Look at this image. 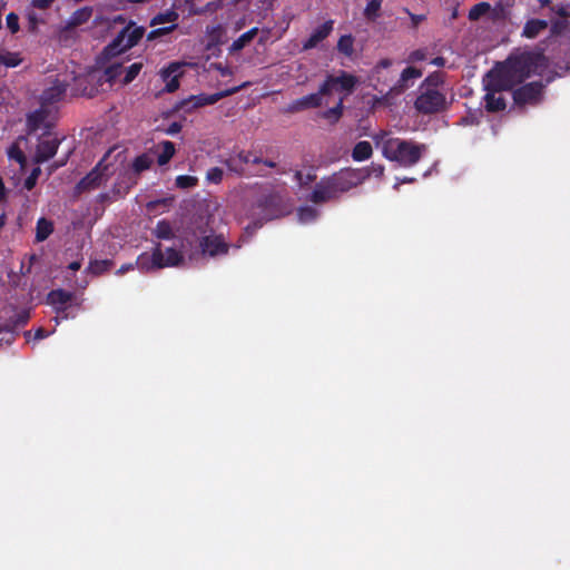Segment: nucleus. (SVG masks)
I'll use <instances>...</instances> for the list:
<instances>
[{"label":"nucleus","instance_id":"obj_47","mask_svg":"<svg viewBox=\"0 0 570 570\" xmlns=\"http://www.w3.org/2000/svg\"><path fill=\"white\" fill-rule=\"evenodd\" d=\"M568 28V21L564 19L552 20L550 24V35L559 36Z\"/></svg>","mask_w":570,"mask_h":570},{"label":"nucleus","instance_id":"obj_48","mask_svg":"<svg viewBox=\"0 0 570 570\" xmlns=\"http://www.w3.org/2000/svg\"><path fill=\"white\" fill-rule=\"evenodd\" d=\"M294 178L299 184V186L305 187L316 179V175L314 173L303 175L302 171L297 170L294 175Z\"/></svg>","mask_w":570,"mask_h":570},{"label":"nucleus","instance_id":"obj_60","mask_svg":"<svg viewBox=\"0 0 570 570\" xmlns=\"http://www.w3.org/2000/svg\"><path fill=\"white\" fill-rule=\"evenodd\" d=\"M406 12L409 13V16L411 18L413 28H416L419 26V23H421L425 19V16H423V14H414V13L410 12L409 10H406Z\"/></svg>","mask_w":570,"mask_h":570},{"label":"nucleus","instance_id":"obj_28","mask_svg":"<svg viewBox=\"0 0 570 570\" xmlns=\"http://www.w3.org/2000/svg\"><path fill=\"white\" fill-rule=\"evenodd\" d=\"M258 33V28L254 27L248 31L240 35L237 39L233 41L230 45V52H237L244 49Z\"/></svg>","mask_w":570,"mask_h":570},{"label":"nucleus","instance_id":"obj_29","mask_svg":"<svg viewBox=\"0 0 570 570\" xmlns=\"http://www.w3.org/2000/svg\"><path fill=\"white\" fill-rule=\"evenodd\" d=\"M53 232V225L46 218H39L36 225V240H46Z\"/></svg>","mask_w":570,"mask_h":570},{"label":"nucleus","instance_id":"obj_27","mask_svg":"<svg viewBox=\"0 0 570 570\" xmlns=\"http://www.w3.org/2000/svg\"><path fill=\"white\" fill-rule=\"evenodd\" d=\"M372 154H373L372 145L366 140H362V141H358L354 146V148L352 150V158L355 161H364V160L370 159L372 157Z\"/></svg>","mask_w":570,"mask_h":570},{"label":"nucleus","instance_id":"obj_16","mask_svg":"<svg viewBox=\"0 0 570 570\" xmlns=\"http://www.w3.org/2000/svg\"><path fill=\"white\" fill-rule=\"evenodd\" d=\"M307 199L313 204L320 205L338 198L334 189L331 187L327 177H323L315 184Z\"/></svg>","mask_w":570,"mask_h":570},{"label":"nucleus","instance_id":"obj_51","mask_svg":"<svg viewBox=\"0 0 570 570\" xmlns=\"http://www.w3.org/2000/svg\"><path fill=\"white\" fill-rule=\"evenodd\" d=\"M381 9V0H370L365 8V16L367 18L376 17Z\"/></svg>","mask_w":570,"mask_h":570},{"label":"nucleus","instance_id":"obj_43","mask_svg":"<svg viewBox=\"0 0 570 570\" xmlns=\"http://www.w3.org/2000/svg\"><path fill=\"white\" fill-rule=\"evenodd\" d=\"M224 164L229 171L235 173L238 176H243L245 174V168L242 166V163L237 158L236 154H233L227 159H225Z\"/></svg>","mask_w":570,"mask_h":570},{"label":"nucleus","instance_id":"obj_20","mask_svg":"<svg viewBox=\"0 0 570 570\" xmlns=\"http://www.w3.org/2000/svg\"><path fill=\"white\" fill-rule=\"evenodd\" d=\"M180 69L178 62H171L160 72L163 80L166 82L165 90L167 92H174L179 88L180 73H177Z\"/></svg>","mask_w":570,"mask_h":570},{"label":"nucleus","instance_id":"obj_11","mask_svg":"<svg viewBox=\"0 0 570 570\" xmlns=\"http://www.w3.org/2000/svg\"><path fill=\"white\" fill-rule=\"evenodd\" d=\"M543 91V85L541 81H533L525 83L512 92L514 104L518 106H524L527 104L534 105L541 99Z\"/></svg>","mask_w":570,"mask_h":570},{"label":"nucleus","instance_id":"obj_49","mask_svg":"<svg viewBox=\"0 0 570 570\" xmlns=\"http://www.w3.org/2000/svg\"><path fill=\"white\" fill-rule=\"evenodd\" d=\"M224 171L219 167H213L207 171L206 178L209 183L219 184L223 180Z\"/></svg>","mask_w":570,"mask_h":570},{"label":"nucleus","instance_id":"obj_18","mask_svg":"<svg viewBox=\"0 0 570 570\" xmlns=\"http://www.w3.org/2000/svg\"><path fill=\"white\" fill-rule=\"evenodd\" d=\"M136 265L140 271H151L164 268L163 249L158 244L151 254L142 253L137 257Z\"/></svg>","mask_w":570,"mask_h":570},{"label":"nucleus","instance_id":"obj_39","mask_svg":"<svg viewBox=\"0 0 570 570\" xmlns=\"http://www.w3.org/2000/svg\"><path fill=\"white\" fill-rule=\"evenodd\" d=\"M114 263L110 259L102 261H91L89 263L88 269L94 275H100L105 272H108L112 267Z\"/></svg>","mask_w":570,"mask_h":570},{"label":"nucleus","instance_id":"obj_36","mask_svg":"<svg viewBox=\"0 0 570 570\" xmlns=\"http://www.w3.org/2000/svg\"><path fill=\"white\" fill-rule=\"evenodd\" d=\"M154 235L159 239H171L174 237L171 224L166 219L159 220L154 229Z\"/></svg>","mask_w":570,"mask_h":570},{"label":"nucleus","instance_id":"obj_35","mask_svg":"<svg viewBox=\"0 0 570 570\" xmlns=\"http://www.w3.org/2000/svg\"><path fill=\"white\" fill-rule=\"evenodd\" d=\"M320 212L312 206H302L297 209L298 220L303 224L313 223L317 219Z\"/></svg>","mask_w":570,"mask_h":570},{"label":"nucleus","instance_id":"obj_26","mask_svg":"<svg viewBox=\"0 0 570 570\" xmlns=\"http://www.w3.org/2000/svg\"><path fill=\"white\" fill-rule=\"evenodd\" d=\"M30 318L29 311L22 309L6 321V332L13 333L17 327L24 326Z\"/></svg>","mask_w":570,"mask_h":570},{"label":"nucleus","instance_id":"obj_9","mask_svg":"<svg viewBox=\"0 0 570 570\" xmlns=\"http://www.w3.org/2000/svg\"><path fill=\"white\" fill-rule=\"evenodd\" d=\"M517 85L519 83L503 62L499 68L488 72L484 89L485 91L502 92L511 90Z\"/></svg>","mask_w":570,"mask_h":570},{"label":"nucleus","instance_id":"obj_61","mask_svg":"<svg viewBox=\"0 0 570 570\" xmlns=\"http://www.w3.org/2000/svg\"><path fill=\"white\" fill-rule=\"evenodd\" d=\"M48 334H49V333H48L45 328L39 327V328L36 331V333H35V338H36V340H42V338L47 337V336H48Z\"/></svg>","mask_w":570,"mask_h":570},{"label":"nucleus","instance_id":"obj_52","mask_svg":"<svg viewBox=\"0 0 570 570\" xmlns=\"http://www.w3.org/2000/svg\"><path fill=\"white\" fill-rule=\"evenodd\" d=\"M8 156H9V158H10V159H14V160H17L19 164H21V165L26 161V156H24V154H23V153H22V150H21L18 146H16V145H13V146H11V147L9 148V150H8Z\"/></svg>","mask_w":570,"mask_h":570},{"label":"nucleus","instance_id":"obj_8","mask_svg":"<svg viewBox=\"0 0 570 570\" xmlns=\"http://www.w3.org/2000/svg\"><path fill=\"white\" fill-rule=\"evenodd\" d=\"M358 79L356 76L341 70L337 76L327 75L321 85V94L330 96L334 92H343L350 95L354 91Z\"/></svg>","mask_w":570,"mask_h":570},{"label":"nucleus","instance_id":"obj_7","mask_svg":"<svg viewBox=\"0 0 570 570\" xmlns=\"http://www.w3.org/2000/svg\"><path fill=\"white\" fill-rule=\"evenodd\" d=\"M414 107L423 115L441 112L446 107L445 95L435 88L420 89Z\"/></svg>","mask_w":570,"mask_h":570},{"label":"nucleus","instance_id":"obj_3","mask_svg":"<svg viewBox=\"0 0 570 570\" xmlns=\"http://www.w3.org/2000/svg\"><path fill=\"white\" fill-rule=\"evenodd\" d=\"M210 216H198L191 223L194 236L199 237V247L202 254L209 257L227 255L230 245L225 240L223 235L213 234L209 225Z\"/></svg>","mask_w":570,"mask_h":570},{"label":"nucleus","instance_id":"obj_25","mask_svg":"<svg viewBox=\"0 0 570 570\" xmlns=\"http://www.w3.org/2000/svg\"><path fill=\"white\" fill-rule=\"evenodd\" d=\"M92 16V9L90 7H83L77 9L68 19L67 27L76 28L89 21Z\"/></svg>","mask_w":570,"mask_h":570},{"label":"nucleus","instance_id":"obj_6","mask_svg":"<svg viewBox=\"0 0 570 570\" xmlns=\"http://www.w3.org/2000/svg\"><path fill=\"white\" fill-rule=\"evenodd\" d=\"M145 28L138 27L130 21L106 47L105 51L109 55H117L135 47L144 37Z\"/></svg>","mask_w":570,"mask_h":570},{"label":"nucleus","instance_id":"obj_41","mask_svg":"<svg viewBox=\"0 0 570 570\" xmlns=\"http://www.w3.org/2000/svg\"><path fill=\"white\" fill-rule=\"evenodd\" d=\"M490 10L491 4L489 2H479L470 9L468 17L471 21H474L487 14Z\"/></svg>","mask_w":570,"mask_h":570},{"label":"nucleus","instance_id":"obj_54","mask_svg":"<svg viewBox=\"0 0 570 570\" xmlns=\"http://www.w3.org/2000/svg\"><path fill=\"white\" fill-rule=\"evenodd\" d=\"M170 202H171L170 198H163V199H157V200H150L147 204V208H148V210L153 212V210L157 209L159 206H168L170 204Z\"/></svg>","mask_w":570,"mask_h":570},{"label":"nucleus","instance_id":"obj_14","mask_svg":"<svg viewBox=\"0 0 570 570\" xmlns=\"http://www.w3.org/2000/svg\"><path fill=\"white\" fill-rule=\"evenodd\" d=\"M75 294L72 292L65 291L62 288L52 289L47 295V303L51 305L57 315L60 317H67L66 311L69 303L73 299Z\"/></svg>","mask_w":570,"mask_h":570},{"label":"nucleus","instance_id":"obj_53","mask_svg":"<svg viewBox=\"0 0 570 570\" xmlns=\"http://www.w3.org/2000/svg\"><path fill=\"white\" fill-rule=\"evenodd\" d=\"M551 12L558 14L560 18L567 20L570 17V11L567 6L560 3L550 7Z\"/></svg>","mask_w":570,"mask_h":570},{"label":"nucleus","instance_id":"obj_62","mask_svg":"<svg viewBox=\"0 0 570 570\" xmlns=\"http://www.w3.org/2000/svg\"><path fill=\"white\" fill-rule=\"evenodd\" d=\"M445 58L443 57H435L431 60V63L436 67H444L445 66Z\"/></svg>","mask_w":570,"mask_h":570},{"label":"nucleus","instance_id":"obj_4","mask_svg":"<svg viewBox=\"0 0 570 570\" xmlns=\"http://www.w3.org/2000/svg\"><path fill=\"white\" fill-rule=\"evenodd\" d=\"M371 176L367 168H344L327 176L331 187L334 189L337 198L352 188L361 185Z\"/></svg>","mask_w":570,"mask_h":570},{"label":"nucleus","instance_id":"obj_24","mask_svg":"<svg viewBox=\"0 0 570 570\" xmlns=\"http://www.w3.org/2000/svg\"><path fill=\"white\" fill-rule=\"evenodd\" d=\"M485 109L489 112L502 111L507 107V102L501 92L487 91L484 96Z\"/></svg>","mask_w":570,"mask_h":570},{"label":"nucleus","instance_id":"obj_42","mask_svg":"<svg viewBox=\"0 0 570 570\" xmlns=\"http://www.w3.org/2000/svg\"><path fill=\"white\" fill-rule=\"evenodd\" d=\"M21 62V58L16 52L1 51L0 50V66L3 65L6 67H17Z\"/></svg>","mask_w":570,"mask_h":570},{"label":"nucleus","instance_id":"obj_44","mask_svg":"<svg viewBox=\"0 0 570 570\" xmlns=\"http://www.w3.org/2000/svg\"><path fill=\"white\" fill-rule=\"evenodd\" d=\"M443 83V77L441 72H433L429 75L421 83L420 89L435 88L438 89Z\"/></svg>","mask_w":570,"mask_h":570},{"label":"nucleus","instance_id":"obj_63","mask_svg":"<svg viewBox=\"0 0 570 570\" xmlns=\"http://www.w3.org/2000/svg\"><path fill=\"white\" fill-rule=\"evenodd\" d=\"M132 268H134V267H132V264H126V265H122V266H120V268L117 271V274L122 275V274H125L126 272H128V271H130V269H132Z\"/></svg>","mask_w":570,"mask_h":570},{"label":"nucleus","instance_id":"obj_57","mask_svg":"<svg viewBox=\"0 0 570 570\" xmlns=\"http://www.w3.org/2000/svg\"><path fill=\"white\" fill-rule=\"evenodd\" d=\"M55 0H32V6L37 9L46 10L51 7Z\"/></svg>","mask_w":570,"mask_h":570},{"label":"nucleus","instance_id":"obj_33","mask_svg":"<svg viewBox=\"0 0 570 570\" xmlns=\"http://www.w3.org/2000/svg\"><path fill=\"white\" fill-rule=\"evenodd\" d=\"M161 147L163 150L157 158V163L159 166L168 164L176 153L175 144L169 140L163 141Z\"/></svg>","mask_w":570,"mask_h":570},{"label":"nucleus","instance_id":"obj_21","mask_svg":"<svg viewBox=\"0 0 570 570\" xmlns=\"http://www.w3.org/2000/svg\"><path fill=\"white\" fill-rule=\"evenodd\" d=\"M49 114H50V111H49L48 107H42V105H40L39 109L28 114V116H27L28 132L29 134L36 132L45 124V121L49 117Z\"/></svg>","mask_w":570,"mask_h":570},{"label":"nucleus","instance_id":"obj_50","mask_svg":"<svg viewBox=\"0 0 570 570\" xmlns=\"http://www.w3.org/2000/svg\"><path fill=\"white\" fill-rule=\"evenodd\" d=\"M6 22H7V28L10 30L11 33H17L19 31L20 26H19V17L17 13L10 12L6 18Z\"/></svg>","mask_w":570,"mask_h":570},{"label":"nucleus","instance_id":"obj_34","mask_svg":"<svg viewBox=\"0 0 570 570\" xmlns=\"http://www.w3.org/2000/svg\"><path fill=\"white\" fill-rule=\"evenodd\" d=\"M337 50L345 57H352L354 53V38L352 35L341 36L337 41Z\"/></svg>","mask_w":570,"mask_h":570},{"label":"nucleus","instance_id":"obj_15","mask_svg":"<svg viewBox=\"0 0 570 570\" xmlns=\"http://www.w3.org/2000/svg\"><path fill=\"white\" fill-rule=\"evenodd\" d=\"M68 89V83L56 78L51 86L46 88L40 96V105L48 107L56 102H59L65 97Z\"/></svg>","mask_w":570,"mask_h":570},{"label":"nucleus","instance_id":"obj_12","mask_svg":"<svg viewBox=\"0 0 570 570\" xmlns=\"http://www.w3.org/2000/svg\"><path fill=\"white\" fill-rule=\"evenodd\" d=\"M60 144L61 139L56 136H41L36 148L35 161L37 164H42L51 159L57 154Z\"/></svg>","mask_w":570,"mask_h":570},{"label":"nucleus","instance_id":"obj_56","mask_svg":"<svg viewBox=\"0 0 570 570\" xmlns=\"http://www.w3.org/2000/svg\"><path fill=\"white\" fill-rule=\"evenodd\" d=\"M237 158L240 160L242 166L245 168V165L250 164L252 151L240 150L236 153Z\"/></svg>","mask_w":570,"mask_h":570},{"label":"nucleus","instance_id":"obj_17","mask_svg":"<svg viewBox=\"0 0 570 570\" xmlns=\"http://www.w3.org/2000/svg\"><path fill=\"white\" fill-rule=\"evenodd\" d=\"M326 96V94H321V87L318 88L317 92H313L309 95H306L304 97H301L294 101H292L288 107V112H299L306 109H314L318 108L323 104V97Z\"/></svg>","mask_w":570,"mask_h":570},{"label":"nucleus","instance_id":"obj_59","mask_svg":"<svg viewBox=\"0 0 570 570\" xmlns=\"http://www.w3.org/2000/svg\"><path fill=\"white\" fill-rule=\"evenodd\" d=\"M39 173V169H35L32 174L26 179L24 186L27 189H32L36 184V176Z\"/></svg>","mask_w":570,"mask_h":570},{"label":"nucleus","instance_id":"obj_38","mask_svg":"<svg viewBox=\"0 0 570 570\" xmlns=\"http://www.w3.org/2000/svg\"><path fill=\"white\" fill-rule=\"evenodd\" d=\"M141 68V62H135L127 68L124 67V77L120 79V82L122 85H129L139 75Z\"/></svg>","mask_w":570,"mask_h":570},{"label":"nucleus","instance_id":"obj_10","mask_svg":"<svg viewBox=\"0 0 570 570\" xmlns=\"http://www.w3.org/2000/svg\"><path fill=\"white\" fill-rule=\"evenodd\" d=\"M242 87L243 86L235 87V88L227 89V90L216 92L213 95L200 94L197 96H190L188 99H185L180 102L179 109H183L184 111H191L193 109H196L199 107L214 105L222 98H225L227 96H230V95L239 91Z\"/></svg>","mask_w":570,"mask_h":570},{"label":"nucleus","instance_id":"obj_30","mask_svg":"<svg viewBox=\"0 0 570 570\" xmlns=\"http://www.w3.org/2000/svg\"><path fill=\"white\" fill-rule=\"evenodd\" d=\"M178 18V12L173 9H169L164 12H159L155 17H153V19L150 20V26L154 27L163 23L174 24L177 23Z\"/></svg>","mask_w":570,"mask_h":570},{"label":"nucleus","instance_id":"obj_37","mask_svg":"<svg viewBox=\"0 0 570 570\" xmlns=\"http://www.w3.org/2000/svg\"><path fill=\"white\" fill-rule=\"evenodd\" d=\"M344 97H341L337 101V104L332 107V108H328L327 110H325L323 114H322V117L332 121V122H336L340 120V118L342 117L343 115V109H344Z\"/></svg>","mask_w":570,"mask_h":570},{"label":"nucleus","instance_id":"obj_22","mask_svg":"<svg viewBox=\"0 0 570 570\" xmlns=\"http://www.w3.org/2000/svg\"><path fill=\"white\" fill-rule=\"evenodd\" d=\"M548 27L549 22L547 20L532 18L525 21L521 36L527 39H534Z\"/></svg>","mask_w":570,"mask_h":570},{"label":"nucleus","instance_id":"obj_31","mask_svg":"<svg viewBox=\"0 0 570 570\" xmlns=\"http://www.w3.org/2000/svg\"><path fill=\"white\" fill-rule=\"evenodd\" d=\"M183 254L174 247H168L166 248L165 254L163 253L164 267L177 266L183 262Z\"/></svg>","mask_w":570,"mask_h":570},{"label":"nucleus","instance_id":"obj_1","mask_svg":"<svg viewBox=\"0 0 570 570\" xmlns=\"http://www.w3.org/2000/svg\"><path fill=\"white\" fill-rule=\"evenodd\" d=\"M426 151L424 144H417L413 140H405L393 137L383 141V156L397 163L402 167H412L420 161Z\"/></svg>","mask_w":570,"mask_h":570},{"label":"nucleus","instance_id":"obj_13","mask_svg":"<svg viewBox=\"0 0 570 570\" xmlns=\"http://www.w3.org/2000/svg\"><path fill=\"white\" fill-rule=\"evenodd\" d=\"M102 160H100L83 178H81L76 185V193L82 194L85 191H89L98 188L104 180V177L107 176L104 171L108 169V166H105L101 169Z\"/></svg>","mask_w":570,"mask_h":570},{"label":"nucleus","instance_id":"obj_23","mask_svg":"<svg viewBox=\"0 0 570 570\" xmlns=\"http://www.w3.org/2000/svg\"><path fill=\"white\" fill-rule=\"evenodd\" d=\"M422 76V71L415 67H406L401 72L400 79L392 88V91L396 94H401L409 88V81L412 79H417Z\"/></svg>","mask_w":570,"mask_h":570},{"label":"nucleus","instance_id":"obj_58","mask_svg":"<svg viewBox=\"0 0 570 570\" xmlns=\"http://www.w3.org/2000/svg\"><path fill=\"white\" fill-rule=\"evenodd\" d=\"M183 126L180 122L178 121H174L171 122L167 129L165 130V132L169 136H174L176 134H178L180 130H181Z\"/></svg>","mask_w":570,"mask_h":570},{"label":"nucleus","instance_id":"obj_46","mask_svg":"<svg viewBox=\"0 0 570 570\" xmlns=\"http://www.w3.org/2000/svg\"><path fill=\"white\" fill-rule=\"evenodd\" d=\"M177 27H178V24L174 23V24H170V26H167V27L156 28V29L151 30L150 32H148L147 41H153V40H155L157 38L166 36V35L173 32L174 30H176Z\"/></svg>","mask_w":570,"mask_h":570},{"label":"nucleus","instance_id":"obj_55","mask_svg":"<svg viewBox=\"0 0 570 570\" xmlns=\"http://www.w3.org/2000/svg\"><path fill=\"white\" fill-rule=\"evenodd\" d=\"M426 57V53L423 49H416V50H413L410 56H409V60L411 62H416V61H422L424 60Z\"/></svg>","mask_w":570,"mask_h":570},{"label":"nucleus","instance_id":"obj_2","mask_svg":"<svg viewBox=\"0 0 570 570\" xmlns=\"http://www.w3.org/2000/svg\"><path fill=\"white\" fill-rule=\"evenodd\" d=\"M504 65L518 83H522L531 75H541L549 66L548 58L542 51H524L510 56Z\"/></svg>","mask_w":570,"mask_h":570},{"label":"nucleus","instance_id":"obj_40","mask_svg":"<svg viewBox=\"0 0 570 570\" xmlns=\"http://www.w3.org/2000/svg\"><path fill=\"white\" fill-rule=\"evenodd\" d=\"M153 164V159L147 154H141L137 156L132 161V169L135 173L140 174L144 170L150 168Z\"/></svg>","mask_w":570,"mask_h":570},{"label":"nucleus","instance_id":"obj_5","mask_svg":"<svg viewBox=\"0 0 570 570\" xmlns=\"http://www.w3.org/2000/svg\"><path fill=\"white\" fill-rule=\"evenodd\" d=\"M256 207L261 218L256 219L246 227V232L252 234L259 229L265 222L278 218L283 215L281 199L274 194H268L261 197L256 203Z\"/></svg>","mask_w":570,"mask_h":570},{"label":"nucleus","instance_id":"obj_45","mask_svg":"<svg viewBox=\"0 0 570 570\" xmlns=\"http://www.w3.org/2000/svg\"><path fill=\"white\" fill-rule=\"evenodd\" d=\"M175 184L180 189H189L198 184V178L190 175H179L176 177Z\"/></svg>","mask_w":570,"mask_h":570},{"label":"nucleus","instance_id":"obj_32","mask_svg":"<svg viewBox=\"0 0 570 570\" xmlns=\"http://www.w3.org/2000/svg\"><path fill=\"white\" fill-rule=\"evenodd\" d=\"M124 75V66L120 62L110 63L104 72L105 81L109 83L116 82Z\"/></svg>","mask_w":570,"mask_h":570},{"label":"nucleus","instance_id":"obj_19","mask_svg":"<svg viewBox=\"0 0 570 570\" xmlns=\"http://www.w3.org/2000/svg\"><path fill=\"white\" fill-rule=\"evenodd\" d=\"M333 26H334V21L327 20L323 24L317 27L311 33V36L303 42V47H302L303 50L307 51V50H311V49L317 47V45L320 42L325 40L331 35V32L333 31Z\"/></svg>","mask_w":570,"mask_h":570},{"label":"nucleus","instance_id":"obj_64","mask_svg":"<svg viewBox=\"0 0 570 570\" xmlns=\"http://www.w3.org/2000/svg\"><path fill=\"white\" fill-rule=\"evenodd\" d=\"M81 267V262L79 261H75V262H71L69 265H68V268L76 272L78 269H80Z\"/></svg>","mask_w":570,"mask_h":570}]
</instances>
